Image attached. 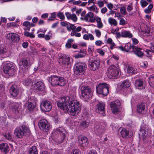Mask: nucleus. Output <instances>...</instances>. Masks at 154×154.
Masks as SVG:
<instances>
[{
	"label": "nucleus",
	"mask_w": 154,
	"mask_h": 154,
	"mask_svg": "<svg viewBox=\"0 0 154 154\" xmlns=\"http://www.w3.org/2000/svg\"><path fill=\"white\" fill-rule=\"evenodd\" d=\"M57 104L60 109L69 112L72 116L77 115L81 110V105L79 102L76 100H70L69 97L68 96H65L59 99Z\"/></svg>",
	"instance_id": "nucleus-1"
},
{
	"label": "nucleus",
	"mask_w": 154,
	"mask_h": 154,
	"mask_svg": "<svg viewBox=\"0 0 154 154\" xmlns=\"http://www.w3.org/2000/svg\"><path fill=\"white\" fill-rule=\"evenodd\" d=\"M66 133V131L65 129L60 127L53 131L52 136L56 142L60 143L64 140Z\"/></svg>",
	"instance_id": "nucleus-2"
},
{
	"label": "nucleus",
	"mask_w": 154,
	"mask_h": 154,
	"mask_svg": "<svg viewBox=\"0 0 154 154\" xmlns=\"http://www.w3.org/2000/svg\"><path fill=\"white\" fill-rule=\"evenodd\" d=\"M82 97L86 101H88L92 98L93 91L90 87L85 86L82 87L81 89Z\"/></svg>",
	"instance_id": "nucleus-3"
},
{
	"label": "nucleus",
	"mask_w": 154,
	"mask_h": 154,
	"mask_svg": "<svg viewBox=\"0 0 154 154\" xmlns=\"http://www.w3.org/2000/svg\"><path fill=\"white\" fill-rule=\"evenodd\" d=\"M30 131L28 127L23 125L20 127L16 128L14 131V134L17 137L20 138L23 137L24 135L29 134Z\"/></svg>",
	"instance_id": "nucleus-4"
},
{
	"label": "nucleus",
	"mask_w": 154,
	"mask_h": 154,
	"mask_svg": "<svg viewBox=\"0 0 154 154\" xmlns=\"http://www.w3.org/2000/svg\"><path fill=\"white\" fill-rule=\"evenodd\" d=\"M119 69L114 65L109 67L107 70V75L110 79H115L118 77L119 73Z\"/></svg>",
	"instance_id": "nucleus-5"
},
{
	"label": "nucleus",
	"mask_w": 154,
	"mask_h": 154,
	"mask_svg": "<svg viewBox=\"0 0 154 154\" xmlns=\"http://www.w3.org/2000/svg\"><path fill=\"white\" fill-rule=\"evenodd\" d=\"M96 88L97 93L102 94L104 96H106L109 93L108 86L106 83L99 84Z\"/></svg>",
	"instance_id": "nucleus-6"
},
{
	"label": "nucleus",
	"mask_w": 154,
	"mask_h": 154,
	"mask_svg": "<svg viewBox=\"0 0 154 154\" xmlns=\"http://www.w3.org/2000/svg\"><path fill=\"white\" fill-rule=\"evenodd\" d=\"M86 68V65L85 63H76L74 67V73L76 75H82Z\"/></svg>",
	"instance_id": "nucleus-7"
},
{
	"label": "nucleus",
	"mask_w": 154,
	"mask_h": 154,
	"mask_svg": "<svg viewBox=\"0 0 154 154\" xmlns=\"http://www.w3.org/2000/svg\"><path fill=\"white\" fill-rule=\"evenodd\" d=\"M29 60L22 58L19 63V72L20 73H26L28 72L29 68Z\"/></svg>",
	"instance_id": "nucleus-8"
},
{
	"label": "nucleus",
	"mask_w": 154,
	"mask_h": 154,
	"mask_svg": "<svg viewBox=\"0 0 154 154\" xmlns=\"http://www.w3.org/2000/svg\"><path fill=\"white\" fill-rule=\"evenodd\" d=\"M15 67L14 66L10 63L5 64L3 67V71L5 73L10 76L14 75L15 72Z\"/></svg>",
	"instance_id": "nucleus-9"
},
{
	"label": "nucleus",
	"mask_w": 154,
	"mask_h": 154,
	"mask_svg": "<svg viewBox=\"0 0 154 154\" xmlns=\"http://www.w3.org/2000/svg\"><path fill=\"white\" fill-rule=\"evenodd\" d=\"M38 125L40 129L44 132H47L49 130L50 127L49 124L45 119L40 120Z\"/></svg>",
	"instance_id": "nucleus-10"
},
{
	"label": "nucleus",
	"mask_w": 154,
	"mask_h": 154,
	"mask_svg": "<svg viewBox=\"0 0 154 154\" xmlns=\"http://www.w3.org/2000/svg\"><path fill=\"white\" fill-rule=\"evenodd\" d=\"M140 134H142L143 139L144 140L147 137L150 135V132L149 130L146 127V126L144 125H142L140 129Z\"/></svg>",
	"instance_id": "nucleus-11"
},
{
	"label": "nucleus",
	"mask_w": 154,
	"mask_h": 154,
	"mask_svg": "<svg viewBox=\"0 0 154 154\" xmlns=\"http://www.w3.org/2000/svg\"><path fill=\"white\" fill-rule=\"evenodd\" d=\"M120 105V102L118 100L111 103L110 106L113 113L116 114L119 111V106Z\"/></svg>",
	"instance_id": "nucleus-12"
},
{
	"label": "nucleus",
	"mask_w": 154,
	"mask_h": 154,
	"mask_svg": "<svg viewBox=\"0 0 154 154\" xmlns=\"http://www.w3.org/2000/svg\"><path fill=\"white\" fill-rule=\"evenodd\" d=\"M93 59L94 60H89V63L91 69L93 71H95L98 68L99 66L100 60L99 59L95 60V58Z\"/></svg>",
	"instance_id": "nucleus-13"
},
{
	"label": "nucleus",
	"mask_w": 154,
	"mask_h": 154,
	"mask_svg": "<svg viewBox=\"0 0 154 154\" xmlns=\"http://www.w3.org/2000/svg\"><path fill=\"white\" fill-rule=\"evenodd\" d=\"M135 85L136 88L139 89H144L146 86L145 81L143 79H137L135 82Z\"/></svg>",
	"instance_id": "nucleus-14"
},
{
	"label": "nucleus",
	"mask_w": 154,
	"mask_h": 154,
	"mask_svg": "<svg viewBox=\"0 0 154 154\" xmlns=\"http://www.w3.org/2000/svg\"><path fill=\"white\" fill-rule=\"evenodd\" d=\"M41 107L44 111L48 112L52 108L51 103L50 101L46 100L44 101L41 105Z\"/></svg>",
	"instance_id": "nucleus-15"
},
{
	"label": "nucleus",
	"mask_w": 154,
	"mask_h": 154,
	"mask_svg": "<svg viewBox=\"0 0 154 154\" xmlns=\"http://www.w3.org/2000/svg\"><path fill=\"white\" fill-rule=\"evenodd\" d=\"M6 37L7 39L14 42H17L20 39L19 35L14 33H10L7 34Z\"/></svg>",
	"instance_id": "nucleus-16"
},
{
	"label": "nucleus",
	"mask_w": 154,
	"mask_h": 154,
	"mask_svg": "<svg viewBox=\"0 0 154 154\" xmlns=\"http://www.w3.org/2000/svg\"><path fill=\"white\" fill-rule=\"evenodd\" d=\"M84 19L87 22L94 23L95 20V18L94 16V14L91 12H89L84 17Z\"/></svg>",
	"instance_id": "nucleus-17"
},
{
	"label": "nucleus",
	"mask_w": 154,
	"mask_h": 154,
	"mask_svg": "<svg viewBox=\"0 0 154 154\" xmlns=\"http://www.w3.org/2000/svg\"><path fill=\"white\" fill-rule=\"evenodd\" d=\"M59 77L54 75L51 76L49 78V82L51 83L52 86H54L57 85L59 84Z\"/></svg>",
	"instance_id": "nucleus-18"
},
{
	"label": "nucleus",
	"mask_w": 154,
	"mask_h": 154,
	"mask_svg": "<svg viewBox=\"0 0 154 154\" xmlns=\"http://www.w3.org/2000/svg\"><path fill=\"white\" fill-rule=\"evenodd\" d=\"M10 92L13 97H16L19 93V88L16 85H13L10 88Z\"/></svg>",
	"instance_id": "nucleus-19"
},
{
	"label": "nucleus",
	"mask_w": 154,
	"mask_h": 154,
	"mask_svg": "<svg viewBox=\"0 0 154 154\" xmlns=\"http://www.w3.org/2000/svg\"><path fill=\"white\" fill-rule=\"evenodd\" d=\"M79 142L80 145L83 147L86 146L88 143L87 138L85 137H81L79 138Z\"/></svg>",
	"instance_id": "nucleus-20"
},
{
	"label": "nucleus",
	"mask_w": 154,
	"mask_h": 154,
	"mask_svg": "<svg viewBox=\"0 0 154 154\" xmlns=\"http://www.w3.org/2000/svg\"><path fill=\"white\" fill-rule=\"evenodd\" d=\"M97 106L99 112L102 114L103 116H104V103L102 102H100L98 104H97Z\"/></svg>",
	"instance_id": "nucleus-21"
},
{
	"label": "nucleus",
	"mask_w": 154,
	"mask_h": 154,
	"mask_svg": "<svg viewBox=\"0 0 154 154\" xmlns=\"http://www.w3.org/2000/svg\"><path fill=\"white\" fill-rule=\"evenodd\" d=\"M0 150L2 152L6 154L9 151V148L7 143H3L0 144Z\"/></svg>",
	"instance_id": "nucleus-22"
},
{
	"label": "nucleus",
	"mask_w": 154,
	"mask_h": 154,
	"mask_svg": "<svg viewBox=\"0 0 154 154\" xmlns=\"http://www.w3.org/2000/svg\"><path fill=\"white\" fill-rule=\"evenodd\" d=\"M94 131L96 134L100 135L103 133L105 131L104 128L101 125L96 126L95 127Z\"/></svg>",
	"instance_id": "nucleus-23"
},
{
	"label": "nucleus",
	"mask_w": 154,
	"mask_h": 154,
	"mask_svg": "<svg viewBox=\"0 0 154 154\" xmlns=\"http://www.w3.org/2000/svg\"><path fill=\"white\" fill-rule=\"evenodd\" d=\"M65 14L68 19H71L75 22L77 20V17L75 14H71L69 12H67L65 13Z\"/></svg>",
	"instance_id": "nucleus-24"
},
{
	"label": "nucleus",
	"mask_w": 154,
	"mask_h": 154,
	"mask_svg": "<svg viewBox=\"0 0 154 154\" xmlns=\"http://www.w3.org/2000/svg\"><path fill=\"white\" fill-rule=\"evenodd\" d=\"M10 107L15 113H18L20 109V106L17 103H13L11 104Z\"/></svg>",
	"instance_id": "nucleus-25"
},
{
	"label": "nucleus",
	"mask_w": 154,
	"mask_h": 154,
	"mask_svg": "<svg viewBox=\"0 0 154 154\" xmlns=\"http://www.w3.org/2000/svg\"><path fill=\"white\" fill-rule=\"evenodd\" d=\"M129 131L125 128H123L120 132L121 136L123 138H127L130 137L131 136L129 134Z\"/></svg>",
	"instance_id": "nucleus-26"
},
{
	"label": "nucleus",
	"mask_w": 154,
	"mask_h": 154,
	"mask_svg": "<svg viewBox=\"0 0 154 154\" xmlns=\"http://www.w3.org/2000/svg\"><path fill=\"white\" fill-rule=\"evenodd\" d=\"M35 88L37 90L42 91L45 89V86L42 82H38L35 84Z\"/></svg>",
	"instance_id": "nucleus-27"
},
{
	"label": "nucleus",
	"mask_w": 154,
	"mask_h": 154,
	"mask_svg": "<svg viewBox=\"0 0 154 154\" xmlns=\"http://www.w3.org/2000/svg\"><path fill=\"white\" fill-rule=\"evenodd\" d=\"M150 44L151 46H150V48L152 51L148 50L146 51V56L148 57H153V56L154 55V52H153L154 51V44L152 43Z\"/></svg>",
	"instance_id": "nucleus-28"
},
{
	"label": "nucleus",
	"mask_w": 154,
	"mask_h": 154,
	"mask_svg": "<svg viewBox=\"0 0 154 154\" xmlns=\"http://www.w3.org/2000/svg\"><path fill=\"white\" fill-rule=\"evenodd\" d=\"M127 72L130 75L135 74L137 72V69L133 66H128L127 68Z\"/></svg>",
	"instance_id": "nucleus-29"
},
{
	"label": "nucleus",
	"mask_w": 154,
	"mask_h": 154,
	"mask_svg": "<svg viewBox=\"0 0 154 154\" xmlns=\"http://www.w3.org/2000/svg\"><path fill=\"white\" fill-rule=\"evenodd\" d=\"M59 61H62V64H63L69 65L72 63L73 60L72 58H60Z\"/></svg>",
	"instance_id": "nucleus-30"
},
{
	"label": "nucleus",
	"mask_w": 154,
	"mask_h": 154,
	"mask_svg": "<svg viewBox=\"0 0 154 154\" xmlns=\"http://www.w3.org/2000/svg\"><path fill=\"white\" fill-rule=\"evenodd\" d=\"M133 36L130 31L123 30L121 32V36L123 37L131 38Z\"/></svg>",
	"instance_id": "nucleus-31"
},
{
	"label": "nucleus",
	"mask_w": 154,
	"mask_h": 154,
	"mask_svg": "<svg viewBox=\"0 0 154 154\" xmlns=\"http://www.w3.org/2000/svg\"><path fill=\"white\" fill-rule=\"evenodd\" d=\"M136 46L134 45H131L129 44H126L125 46V51L127 52H131L134 51Z\"/></svg>",
	"instance_id": "nucleus-32"
},
{
	"label": "nucleus",
	"mask_w": 154,
	"mask_h": 154,
	"mask_svg": "<svg viewBox=\"0 0 154 154\" xmlns=\"http://www.w3.org/2000/svg\"><path fill=\"white\" fill-rule=\"evenodd\" d=\"M142 49L136 47L134 51V53L138 57H142L144 54L141 51Z\"/></svg>",
	"instance_id": "nucleus-33"
},
{
	"label": "nucleus",
	"mask_w": 154,
	"mask_h": 154,
	"mask_svg": "<svg viewBox=\"0 0 154 154\" xmlns=\"http://www.w3.org/2000/svg\"><path fill=\"white\" fill-rule=\"evenodd\" d=\"M95 20L97 23V26L99 29L102 28L103 26V24L100 18L97 17L95 18Z\"/></svg>",
	"instance_id": "nucleus-34"
},
{
	"label": "nucleus",
	"mask_w": 154,
	"mask_h": 154,
	"mask_svg": "<svg viewBox=\"0 0 154 154\" xmlns=\"http://www.w3.org/2000/svg\"><path fill=\"white\" fill-rule=\"evenodd\" d=\"M130 85V83L128 80L124 81L121 84V86L124 89L129 88Z\"/></svg>",
	"instance_id": "nucleus-35"
},
{
	"label": "nucleus",
	"mask_w": 154,
	"mask_h": 154,
	"mask_svg": "<svg viewBox=\"0 0 154 154\" xmlns=\"http://www.w3.org/2000/svg\"><path fill=\"white\" fill-rule=\"evenodd\" d=\"M33 80L30 78H27L25 79L23 82V84L26 86L31 85L33 83Z\"/></svg>",
	"instance_id": "nucleus-36"
},
{
	"label": "nucleus",
	"mask_w": 154,
	"mask_h": 154,
	"mask_svg": "<svg viewBox=\"0 0 154 154\" xmlns=\"http://www.w3.org/2000/svg\"><path fill=\"white\" fill-rule=\"evenodd\" d=\"M145 108V105L144 104H141L138 106L137 110L139 113H142Z\"/></svg>",
	"instance_id": "nucleus-37"
},
{
	"label": "nucleus",
	"mask_w": 154,
	"mask_h": 154,
	"mask_svg": "<svg viewBox=\"0 0 154 154\" xmlns=\"http://www.w3.org/2000/svg\"><path fill=\"white\" fill-rule=\"evenodd\" d=\"M109 23L111 26H116L117 25V21L115 19L112 17H109L108 19Z\"/></svg>",
	"instance_id": "nucleus-38"
},
{
	"label": "nucleus",
	"mask_w": 154,
	"mask_h": 154,
	"mask_svg": "<svg viewBox=\"0 0 154 154\" xmlns=\"http://www.w3.org/2000/svg\"><path fill=\"white\" fill-rule=\"evenodd\" d=\"M38 152L36 146H33L29 150V154H38Z\"/></svg>",
	"instance_id": "nucleus-39"
},
{
	"label": "nucleus",
	"mask_w": 154,
	"mask_h": 154,
	"mask_svg": "<svg viewBox=\"0 0 154 154\" xmlns=\"http://www.w3.org/2000/svg\"><path fill=\"white\" fill-rule=\"evenodd\" d=\"M59 84L58 85H59L60 86H64L66 83V81L65 79L62 77H59V80L58 81Z\"/></svg>",
	"instance_id": "nucleus-40"
},
{
	"label": "nucleus",
	"mask_w": 154,
	"mask_h": 154,
	"mask_svg": "<svg viewBox=\"0 0 154 154\" xmlns=\"http://www.w3.org/2000/svg\"><path fill=\"white\" fill-rule=\"evenodd\" d=\"M51 17H49V18L48 19V21L49 22L54 20V19L56 18L57 17L56 16L57 15L56 12H53L51 13Z\"/></svg>",
	"instance_id": "nucleus-41"
},
{
	"label": "nucleus",
	"mask_w": 154,
	"mask_h": 154,
	"mask_svg": "<svg viewBox=\"0 0 154 154\" xmlns=\"http://www.w3.org/2000/svg\"><path fill=\"white\" fill-rule=\"evenodd\" d=\"M88 9L89 11H93L96 13L98 12V9L97 8L95 5H93L92 6L88 8Z\"/></svg>",
	"instance_id": "nucleus-42"
},
{
	"label": "nucleus",
	"mask_w": 154,
	"mask_h": 154,
	"mask_svg": "<svg viewBox=\"0 0 154 154\" xmlns=\"http://www.w3.org/2000/svg\"><path fill=\"white\" fill-rule=\"evenodd\" d=\"M149 83L151 87L154 88V76L150 77L149 78Z\"/></svg>",
	"instance_id": "nucleus-43"
},
{
	"label": "nucleus",
	"mask_w": 154,
	"mask_h": 154,
	"mask_svg": "<svg viewBox=\"0 0 154 154\" xmlns=\"http://www.w3.org/2000/svg\"><path fill=\"white\" fill-rule=\"evenodd\" d=\"M34 108V105L32 104V103L30 102H29L28 103L27 109L29 111H32L33 110Z\"/></svg>",
	"instance_id": "nucleus-44"
},
{
	"label": "nucleus",
	"mask_w": 154,
	"mask_h": 154,
	"mask_svg": "<svg viewBox=\"0 0 154 154\" xmlns=\"http://www.w3.org/2000/svg\"><path fill=\"white\" fill-rule=\"evenodd\" d=\"M118 8L120 9V12L121 14L125 15L127 14L126 8L125 7H119Z\"/></svg>",
	"instance_id": "nucleus-45"
},
{
	"label": "nucleus",
	"mask_w": 154,
	"mask_h": 154,
	"mask_svg": "<svg viewBox=\"0 0 154 154\" xmlns=\"http://www.w3.org/2000/svg\"><path fill=\"white\" fill-rule=\"evenodd\" d=\"M70 35L72 36L74 35L76 37H80L81 36V34L80 33L77 32L75 31H72Z\"/></svg>",
	"instance_id": "nucleus-46"
},
{
	"label": "nucleus",
	"mask_w": 154,
	"mask_h": 154,
	"mask_svg": "<svg viewBox=\"0 0 154 154\" xmlns=\"http://www.w3.org/2000/svg\"><path fill=\"white\" fill-rule=\"evenodd\" d=\"M57 17L59 18L60 19L62 20H64L65 19V17L62 12H59L57 14Z\"/></svg>",
	"instance_id": "nucleus-47"
},
{
	"label": "nucleus",
	"mask_w": 154,
	"mask_h": 154,
	"mask_svg": "<svg viewBox=\"0 0 154 154\" xmlns=\"http://www.w3.org/2000/svg\"><path fill=\"white\" fill-rule=\"evenodd\" d=\"M88 122H87L86 121H83L81 123L80 125L82 128H85L88 127Z\"/></svg>",
	"instance_id": "nucleus-48"
},
{
	"label": "nucleus",
	"mask_w": 154,
	"mask_h": 154,
	"mask_svg": "<svg viewBox=\"0 0 154 154\" xmlns=\"http://www.w3.org/2000/svg\"><path fill=\"white\" fill-rule=\"evenodd\" d=\"M140 3L143 8L145 7L148 5V3L145 0H141Z\"/></svg>",
	"instance_id": "nucleus-49"
},
{
	"label": "nucleus",
	"mask_w": 154,
	"mask_h": 154,
	"mask_svg": "<svg viewBox=\"0 0 154 154\" xmlns=\"http://www.w3.org/2000/svg\"><path fill=\"white\" fill-rule=\"evenodd\" d=\"M24 35L26 36L29 37L31 38H34L35 37V36L32 33H30L29 32L27 31L24 32Z\"/></svg>",
	"instance_id": "nucleus-50"
},
{
	"label": "nucleus",
	"mask_w": 154,
	"mask_h": 154,
	"mask_svg": "<svg viewBox=\"0 0 154 154\" xmlns=\"http://www.w3.org/2000/svg\"><path fill=\"white\" fill-rule=\"evenodd\" d=\"M49 35H44V38H45V39L47 41L49 40L52 37V34L51 33H50V32H49Z\"/></svg>",
	"instance_id": "nucleus-51"
},
{
	"label": "nucleus",
	"mask_w": 154,
	"mask_h": 154,
	"mask_svg": "<svg viewBox=\"0 0 154 154\" xmlns=\"http://www.w3.org/2000/svg\"><path fill=\"white\" fill-rule=\"evenodd\" d=\"M4 135L6 139L9 140H11L12 139L11 134L9 133L5 134Z\"/></svg>",
	"instance_id": "nucleus-52"
},
{
	"label": "nucleus",
	"mask_w": 154,
	"mask_h": 154,
	"mask_svg": "<svg viewBox=\"0 0 154 154\" xmlns=\"http://www.w3.org/2000/svg\"><path fill=\"white\" fill-rule=\"evenodd\" d=\"M95 32L96 36L99 38L101 35V32L98 29H95Z\"/></svg>",
	"instance_id": "nucleus-53"
},
{
	"label": "nucleus",
	"mask_w": 154,
	"mask_h": 154,
	"mask_svg": "<svg viewBox=\"0 0 154 154\" xmlns=\"http://www.w3.org/2000/svg\"><path fill=\"white\" fill-rule=\"evenodd\" d=\"M119 24L122 25H124L126 24V21L123 19L122 18H120L119 19Z\"/></svg>",
	"instance_id": "nucleus-54"
},
{
	"label": "nucleus",
	"mask_w": 154,
	"mask_h": 154,
	"mask_svg": "<svg viewBox=\"0 0 154 154\" xmlns=\"http://www.w3.org/2000/svg\"><path fill=\"white\" fill-rule=\"evenodd\" d=\"M30 25V23L28 21H25L23 23V26L27 27H29Z\"/></svg>",
	"instance_id": "nucleus-55"
},
{
	"label": "nucleus",
	"mask_w": 154,
	"mask_h": 154,
	"mask_svg": "<svg viewBox=\"0 0 154 154\" xmlns=\"http://www.w3.org/2000/svg\"><path fill=\"white\" fill-rule=\"evenodd\" d=\"M133 44L134 45H137L138 44L139 41L136 38H132Z\"/></svg>",
	"instance_id": "nucleus-56"
},
{
	"label": "nucleus",
	"mask_w": 154,
	"mask_h": 154,
	"mask_svg": "<svg viewBox=\"0 0 154 154\" xmlns=\"http://www.w3.org/2000/svg\"><path fill=\"white\" fill-rule=\"evenodd\" d=\"M60 25L66 27L67 26L68 24L67 22L66 21H63L60 22Z\"/></svg>",
	"instance_id": "nucleus-57"
},
{
	"label": "nucleus",
	"mask_w": 154,
	"mask_h": 154,
	"mask_svg": "<svg viewBox=\"0 0 154 154\" xmlns=\"http://www.w3.org/2000/svg\"><path fill=\"white\" fill-rule=\"evenodd\" d=\"M98 2V4L99 5V6L100 7H102L104 5V1H97Z\"/></svg>",
	"instance_id": "nucleus-58"
},
{
	"label": "nucleus",
	"mask_w": 154,
	"mask_h": 154,
	"mask_svg": "<svg viewBox=\"0 0 154 154\" xmlns=\"http://www.w3.org/2000/svg\"><path fill=\"white\" fill-rule=\"evenodd\" d=\"M103 44V42L100 40H98L96 41L95 44L98 46H100Z\"/></svg>",
	"instance_id": "nucleus-59"
},
{
	"label": "nucleus",
	"mask_w": 154,
	"mask_h": 154,
	"mask_svg": "<svg viewBox=\"0 0 154 154\" xmlns=\"http://www.w3.org/2000/svg\"><path fill=\"white\" fill-rule=\"evenodd\" d=\"M6 51V49L5 48L2 47L0 48V53L3 54Z\"/></svg>",
	"instance_id": "nucleus-60"
},
{
	"label": "nucleus",
	"mask_w": 154,
	"mask_h": 154,
	"mask_svg": "<svg viewBox=\"0 0 154 154\" xmlns=\"http://www.w3.org/2000/svg\"><path fill=\"white\" fill-rule=\"evenodd\" d=\"M107 6L110 10H112L113 8V5L112 4L110 3L108 4L107 5Z\"/></svg>",
	"instance_id": "nucleus-61"
},
{
	"label": "nucleus",
	"mask_w": 154,
	"mask_h": 154,
	"mask_svg": "<svg viewBox=\"0 0 154 154\" xmlns=\"http://www.w3.org/2000/svg\"><path fill=\"white\" fill-rule=\"evenodd\" d=\"M69 26L71 30H72V31H75V30L76 29V26H75L74 25L72 24H70L69 25Z\"/></svg>",
	"instance_id": "nucleus-62"
},
{
	"label": "nucleus",
	"mask_w": 154,
	"mask_h": 154,
	"mask_svg": "<svg viewBox=\"0 0 154 154\" xmlns=\"http://www.w3.org/2000/svg\"><path fill=\"white\" fill-rule=\"evenodd\" d=\"M71 154H79L78 149H74L71 152Z\"/></svg>",
	"instance_id": "nucleus-63"
},
{
	"label": "nucleus",
	"mask_w": 154,
	"mask_h": 154,
	"mask_svg": "<svg viewBox=\"0 0 154 154\" xmlns=\"http://www.w3.org/2000/svg\"><path fill=\"white\" fill-rule=\"evenodd\" d=\"M88 154H97L96 151L94 150H92L90 151Z\"/></svg>",
	"instance_id": "nucleus-64"
}]
</instances>
